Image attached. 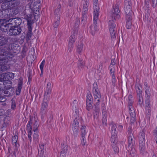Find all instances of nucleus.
I'll return each instance as SVG.
<instances>
[{
	"mask_svg": "<svg viewBox=\"0 0 157 157\" xmlns=\"http://www.w3.org/2000/svg\"><path fill=\"white\" fill-rule=\"evenodd\" d=\"M32 14L33 13H25L22 17L23 18L26 20L27 22L28 32L27 34V36L28 38H31L33 35L32 30V25L34 23V22L33 20L32 19Z\"/></svg>",
	"mask_w": 157,
	"mask_h": 157,
	"instance_id": "obj_1",
	"label": "nucleus"
},
{
	"mask_svg": "<svg viewBox=\"0 0 157 157\" xmlns=\"http://www.w3.org/2000/svg\"><path fill=\"white\" fill-rule=\"evenodd\" d=\"M108 26L111 35V39L112 40H114L117 35V31L116 28V25L113 19L109 21Z\"/></svg>",
	"mask_w": 157,
	"mask_h": 157,
	"instance_id": "obj_2",
	"label": "nucleus"
},
{
	"mask_svg": "<svg viewBox=\"0 0 157 157\" xmlns=\"http://www.w3.org/2000/svg\"><path fill=\"white\" fill-rule=\"evenodd\" d=\"M108 26L111 35V39L112 40H114L117 35V31L116 28V25L113 19L109 21Z\"/></svg>",
	"mask_w": 157,
	"mask_h": 157,
	"instance_id": "obj_3",
	"label": "nucleus"
},
{
	"mask_svg": "<svg viewBox=\"0 0 157 157\" xmlns=\"http://www.w3.org/2000/svg\"><path fill=\"white\" fill-rule=\"evenodd\" d=\"M9 53L6 51L0 48V65L5 64L9 58Z\"/></svg>",
	"mask_w": 157,
	"mask_h": 157,
	"instance_id": "obj_4",
	"label": "nucleus"
},
{
	"mask_svg": "<svg viewBox=\"0 0 157 157\" xmlns=\"http://www.w3.org/2000/svg\"><path fill=\"white\" fill-rule=\"evenodd\" d=\"M111 17L112 19L116 20L120 17V11L119 9V6L116 4L113 8L109 12Z\"/></svg>",
	"mask_w": 157,
	"mask_h": 157,
	"instance_id": "obj_5",
	"label": "nucleus"
},
{
	"mask_svg": "<svg viewBox=\"0 0 157 157\" xmlns=\"http://www.w3.org/2000/svg\"><path fill=\"white\" fill-rule=\"evenodd\" d=\"M7 4H8V3H7ZM4 5H5V4L3 3H2L1 6L2 7V8H3L4 9H5V10H4V11H5L6 12V11H9L8 9H9L10 12L9 15H10V14L11 15L14 16L18 13L19 12L18 9H17V6L13 7L11 6H10L9 5V4H7V7L4 8L3 7L4 6Z\"/></svg>",
	"mask_w": 157,
	"mask_h": 157,
	"instance_id": "obj_6",
	"label": "nucleus"
},
{
	"mask_svg": "<svg viewBox=\"0 0 157 157\" xmlns=\"http://www.w3.org/2000/svg\"><path fill=\"white\" fill-rule=\"evenodd\" d=\"M22 31L21 27L20 26H11V25L9 30L10 35L15 36L19 35Z\"/></svg>",
	"mask_w": 157,
	"mask_h": 157,
	"instance_id": "obj_7",
	"label": "nucleus"
},
{
	"mask_svg": "<svg viewBox=\"0 0 157 157\" xmlns=\"http://www.w3.org/2000/svg\"><path fill=\"white\" fill-rule=\"evenodd\" d=\"M93 92L94 95L95 101L97 99H101V93L98 89L97 82H95L93 84Z\"/></svg>",
	"mask_w": 157,
	"mask_h": 157,
	"instance_id": "obj_8",
	"label": "nucleus"
},
{
	"mask_svg": "<svg viewBox=\"0 0 157 157\" xmlns=\"http://www.w3.org/2000/svg\"><path fill=\"white\" fill-rule=\"evenodd\" d=\"M132 3L131 0H124V10L125 14L131 13Z\"/></svg>",
	"mask_w": 157,
	"mask_h": 157,
	"instance_id": "obj_9",
	"label": "nucleus"
},
{
	"mask_svg": "<svg viewBox=\"0 0 157 157\" xmlns=\"http://www.w3.org/2000/svg\"><path fill=\"white\" fill-rule=\"evenodd\" d=\"M48 103L49 101L43 100V101L42 103L40 113L42 117H44L46 114V113L47 111Z\"/></svg>",
	"mask_w": 157,
	"mask_h": 157,
	"instance_id": "obj_10",
	"label": "nucleus"
},
{
	"mask_svg": "<svg viewBox=\"0 0 157 157\" xmlns=\"http://www.w3.org/2000/svg\"><path fill=\"white\" fill-rule=\"evenodd\" d=\"M136 139L133 135L128 137V145L126 149L130 150L129 147H135L136 144Z\"/></svg>",
	"mask_w": 157,
	"mask_h": 157,
	"instance_id": "obj_11",
	"label": "nucleus"
},
{
	"mask_svg": "<svg viewBox=\"0 0 157 157\" xmlns=\"http://www.w3.org/2000/svg\"><path fill=\"white\" fill-rule=\"evenodd\" d=\"M140 152L142 154H144L145 150V140H139Z\"/></svg>",
	"mask_w": 157,
	"mask_h": 157,
	"instance_id": "obj_12",
	"label": "nucleus"
},
{
	"mask_svg": "<svg viewBox=\"0 0 157 157\" xmlns=\"http://www.w3.org/2000/svg\"><path fill=\"white\" fill-rule=\"evenodd\" d=\"M94 5V13L93 19L94 20V22L96 23V20H98L99 15V8L98 6V4H96Z\"/></svg>",
	"mask_w": 157,
	"mask_h": 157,
	"instance_id": "obj_13",
	"label": "nucleus"
},
{
	"mask_svg": "<svg viewBox=\"0 0 157 157\" xmlns=\"http://www.w3.org/2000/svg\"><path fill=\"white\" fill-rule=\"evenodd\" d=\"M102 115L103 116L102 123L103 124L106 125L107 124V113L105 106H103L102 107Z\"/></svg>",
	"mask_w": 157,
	"mask_h": 157,
	"instance_id": "obj_14",
	"label": "nucleus"
},
{
	"mask_svg": "<svg viewBox=\"0 0 157 157\" xmlns=\"http://www.w3.org/2000/svg\"><path fill=\"white\" fill-rule=\"evenodd\" d=\"M33 1H30L28 2V4L25 7V9L24 10L25 13H33V9H32V4L33 3Z\"/></svg>",
	"mask_w": 157,
	"mask_h": 157,
	"instance_id": "obj_15",
	"label": "nucleus"
},
{
	"mask_svg": "<svg viewBox=\"0 0 157 157\" xmlns=\"http://www.w3.org/2000/svg\"><path fill=\"white\" fill-rule=\"evenodd\" d=\"M93 20V24L90 26V32L93 35H95V33L98 31V29L97 25L98 20H96V23L94 22V19Z\"/></svg>",
	"mask_w": 157,
	"mask_h": 157,
	"instance_id": "obj_16",
	"label": "nucleus"
},
{
	"mask_svg": "<svg viewBox=\"0 0 157 157\" xmlns=\"http://www.w3.org/2000/svg\"><path fill=\"white\" fill-rule=\"evenodd\" d=\"M5 90L4 94L7 95V96H11L14 94V89L12 86L7 87L5 88Z\"/></svg>",
	"mask_w": 157,
	"mask_h": 157,
	"instance_id": "obj_17",
	"label": "nucleus"
},
{
	"mask_svg": "<svg viewBox=\"0 0 157 157\" xmlns=\"http://www.w3.org/2000/svg\"><path fill=\"white\" fill-rule=\"evenodd\" d=\"M77 31L75 30V31H72L71 32L72 35L69 38V44H73L75 41V38L77 34Z\"/></svg>",
	"mask_w": 157,
	"mask_h": 157,
	"instance_id": "obj_18",
	"label": "nucleus"
},
{
	"mask_svg": "<svg viewBox=\"0 0 157 157\" xmlns=\"http://www.w3.org/2000/svg\"><path fill=\"white\" fill-rule=\"evenodd\" d=\"M22 79L21 77H20L19 78V80L18 84V87L17 88L16 91V94L17 95H19L20 94L22 88Z\"/></svg>",
	"mask_w": 157,
	"mask_h": 157,
	"instance_id": "obj_19",
	"label": "nucleus"
},
{
	"mask_svg": "<svg viewBox=\"0 0 157 157\" xmlns=\"http://www.w3.org/2000/svg\"><path fill=\"white\" fill-rule=\"evenodd\" d=\"M44 145L43 144L39 145V148H38L39 157H44Z\"/></svg>",
	"mask_w": 157,
	"mask_h": 157,
	"instance_id": "obj_20",
	"label": "nucleus"
},
{
	"mask_svg": "<svg viewBox=\"0 0 157 157\" xmlns=\"http://www.w3.org/2000/svg\"><path fill=\"white\" fill-rule=\"evenodd\" d=\"M69 149V147L66 144L62 143L60 153L66 154L67 152Z\"/></svg>",
	"mask_w": 157,
	"mask_h": 157,
	"instance_id": "obj_21",
	"label": "nucleus"
},
{
	"mask_svg": "<svg viewBox=\"0 0 157 157\" xmlns=\"http://www.w3.org/2000/svg\"><path fill=\"white\" fill-rule=\"evenodd\" d=\"M111 128V134L117 135V132L116 130L117 126L116 124L113 122L110 124Z\"/></svg>",
	"mask_w": 157,
	"mask_h": 157,
	"instance_id": "obj_22",
	"label": "nucleus"
},
{
	"mask_svg": "<svg viewBox=\"0 0 157 157\" xmlns=\"http://www.w3.org/2000/svg\"><path fill=\"white\" fill-rule=\"evenodd\" d=\"M8 2L10 6L13 7L17 6L20 3L19 0H8Z\"/></svg>",
	"mask_w": 157,
	"mask_h": 157,
	"instance_id": "obj_23",
	"label": "nucleus"
},
{
	"mask_svg": "<svg viewBox=\"0 0 157 157\" xmlns=\"http://www.w3.org/2000/svg\"><path fill=\"white\" fill-rule=\"evenodd\" d=\"M100 112V109L99 107L94 106L93 109L94 116V118H97L99 116Z\"/></svg>",
	"mask_w": 157,
	"mask_h": 157,
	"instance_id": "obj_24",
	"label": "nucleus"
},
{
	"mask_svg": "<svg viewBox=\"0 0 157 157\" xmlns=\"http://www.w3.org/2000/svg\"><path fill=\"white\" fill-rule=\"evenodd\" d=\"M89 2L87 0L85 1L83 4V11L84 13H87L88 9Z\"/></svg>",
	"mask_w": 157,
	"mask_h": 157,
	"instance_id": "obj_25",
	"label": "nucleus"
},
{
	"mask_svg": "<svg viewBox=\"0 0 157 157\" xmlns=\"http://www.w3.org/2000/svg\"><path fill=\"white\" fill-rule=\"evenodd\" d=\"M37 128H36L35 130H33L35 133L33 134V140L35 143H37L38 141V138L39 135H38L37 132Z\"/></svg>",
	"mask_w": 157,
	"mask_h": 157,
	"instance_id": "obj_26",
	"label": "nucleus"
},
{
	"mask_svg": "<svg viewBox=\"0 0 157 157\" xmlns=\"http://www.w3.org/2000/svg\"><path fill=\"white\" fill-rule=\"evenodd\" d=\"M82 17L81 18V24H82L83 25L86 24L87 19V16L86 13H84L82 12Z\"/></svg>",
	"mask_w": 157,
	"mask_h": 157,
	"instance_id": "obj_27",
	"label": "nucleus"
},
{
	"mask_svg": "<svg viewBox=\"0 0 157 157\" xmlns=\"http://www.w3.org/2000/svg\"><path fill=\"white\" fill-rule=\"evenodd\" d=\"M61 6L60 5H59L58 6L57 8H56L54 12L55 14L56 15L55 18H59L60 17V9L61 8Z\"/></svg>",
	"mask_w": 157,
	"mask_h": 157,
	"instance_id": "obj_28",
	"label": "nucleus"
},
{
	"mask_svg": "<svg viewBox=\"0 0 157 157\" xmlns=\"http://www.w3.org/2000/svg\"><path fill=\"white\" fill-rule=\"evenodd\" d=\"M52 92V88L51 87V83L48 82L47 84V87L46 89L45 94H51Z\"/></svg>",
	"mask_w": 157,
	"mask_h": 157,
	"instance_id": "obj_29",
	"label": "nucleus"
},
{
	"mask_svg": "<svg viewBox=\"0 0 157 157\" xmlns=\"http://www.w3.org/2000/svg\"><path fill=\"white\" fill-rule=\"evenodd\" d=\"M83 44L81 41L78 43L77 47V52L78 54H80L83 49Z\"/></svg>",
	"mask_w": 157,
	"mask_h": 157,
	"instance_id": "obj_30",
	"label": "nucleus"
},
{
	"mask_svg": "<svg viewBox=\"0 0 157 157\" xmlns=\"http://www.w3.org/2000/svg\"><path fill=\"white\" fill-rule=\"evenodd\" d=\"M5 75L7 80H10L14 77V74L12 72L6 73Z\"/></svg>",
	"mask_w": 157,
	"mask_h": 157,
	"instance_id": "obj_31",
	"label": "nucleus"
},
{
	"mask_svg": "<svg viewBox=\"0 0 157 157\" xmlns=\"http://www.w3.org/2000/svg\"><path fill=\"white\" fill-rule=\"evenodd\" d=\"M80 20L79 18L78 17H76L75 21V25H74V27L75 28V30H73V31H75V30H77L78 31V27L79 25L80 24Z\"/></svg>",
	"mask_w": 157,
	"mask_h": 157,
	"instance_id": "obj_32",
	"label": "nucleus"
},
{
	"mask_svg": "<svg viewBox=\"0 0 157 157\" xmlns=\"http://www.w3.org/2000/svg\"><path fill=\"white\" fill-rule=\"evenodd\" d=\"M79 128H78L77 126H75V128L73 127V134L72 136L74 137L75 138L77 137L78 135Z\"/></svg>",
	"mask_w": 157,
	"mask_h": 157,
	"instance_id": "obj_33",
	"label": "nucleus"
},
{
	"mask_svg": "<svg viewBox=\"0 0 157 157\" xmlns=\"http://www.w3.org/2000/svg\"><path fill=\"white\" fill-rule=\"evenodd\" d=\"M145 140L144 129H143L139 134V140Z\"/></svg>",
	"mask_w": 157,
	"mask_h": 157,
	"instance_id": "obj_34",
	"label": "nucleus"
},
{
	"mask_svg": "<svg viewBox=\"0 0 157 157\" xmlns=\"http://www.w3.org/2000/svg\"><path fill=\"white\" fill-rule=\"evenodd\" d=\"M93 101H86V109L88 111H90L92 109Z\"/></svg>",
	"mask_w": 157,
	"mask_h": 157,
	"instance_id": "obj_35",
	"label": "nucleus"
},
{
	"mask_svg": "<svg viewBox=\"0 0 157 157\" xmlns=\"http://www.w3.org/2000/svg\"><path fill=\"white\" fill-rule=\"evenodd\" d=\"M7 42V40L4 37L0 36V46L6 44Z\"/></svg>",
	"mask_w": 157,
	"mask_h": 157,
	"instance_id": "obj_36",
	"label": "nucleus"
},
{
	"mask_svg": "<svg viewBox=\"0 0 157 157\" xmlns=\"http://www.w3.org/2000/svg\"><path fill=\"white\" fill-rule=\"evenodd\" d=\"M14 19V22L15 23V25L14 26L21 27V19L17 18H15Z\"/></svg>",
	"mask_w": 157,
	"mask_h": 157,
	"instance_id": "obj_37",
	"label": "nucleus"
},
{
	"mask_svg": "<svg viewBox=\"0 0 157 157\" xmlns=\"http://www.w3.org/2000/svg\"><path fill=\"white\" fill-rule=\"evenodd\" d=\"M111 142L113 144H116L117 142V135L111 134Z\"/></svg>",
	"mask_w": 157,
	"mask_h": 157,
	"instance_id": "obj_38",
	"label": "nucleus"
},
{
	"mask_svg": "<svg viewBox=\"0 0 157 157\" xmlns=\"http://www.w3.org/2000/svg\"><path fill=\"white\" fill-rule=\"evenodd\" d=\"M79 119L78 118H75L73 122V127L75 128V126H77L78 128H79Z\"/></svg>",
	"mask_w": 157,
	"mask_h": 157,
	"instance_id": "obj_39",
	"label": "nucleus"
},
{
	"mask_svg": "<svg viewBox=\"0 0 157 157\" xmlns=\"http://www.w3.org/2000/svg\"><path fill=\"white\" fill-rule=\"evenodd\" d=\"M130 148V154L132 156L134 157L135 156V155L136 154V150L135 149V147H129ZM128 151V149H127Z\"/></svg>",
	"mask_w": 157,
	"mask_h": 157,
	"instance_id": "obj_40",
	"label": "nucleus"
},
{
	"mask_svg": "<svg viewBox=\"0 0 157 157\" xmlns=\"http://www.w3.org/2000/svg\"><path fill=\"white\" fill-rule=\"evenodd\" d=\"M86 127L85 126H83L81 129V136L83 137L85 136L86 134V133L87 131L86 130Z\"/></svg>",
	"mask_w": 157,
	"mask_h": 157,
	"instance_id": "obj_41",
	"label": "nucleus"
},
{
	"mask_svg": "<svg viewBox=\"0 0 157 157\" xmlns=\"http://www.w3.org/2000/svg\"><path fill=\"white\" fill-rule=\"evenodd\" d=\"M85 65V63L84 61H83V59H79L78 60V67L82 68Z\"/></svg>",
	"mask_w": 157,
	"mask_h": 157,
	"instance_id": "obj_42",
	"label": "nucleus"
},
{
	"mask_svg": "<svg viewBox=\"0 0 157 157\" xmlns=\"http://www.w3.org/2000/svg\"><path fill=\"white\" fill-rule=\"evenodd\" d=\"M56 20L54 21V23L53 24L54 28H57L59 25V18H55Z\"/></svg>",
	"mask_w": 157,
	"mask_h": 157,
	"instance_id": "obj_43",
	"label": "nucleus"
},
{
	"mask_svg": "<svg viewBox=\"0 0 157 157\" xmlns=\"http://www.w3.org/2000/svg\"><path fill=\"white\" fill-rule=\"evenodd\" d=\"M146 114L147 117L149 119L151 114V108H149L148 107H146Z\"/></svg>",
	"mask_w": 157,
	"mask_h": 157,
	"instance_id": "obj_44",
	"label": "nucleus"
},
{
	"mask_svg": "<svg viewBox=\"0 0 157 157\" xmlns=\"http://www.w3.org/2000/svg\"><path fill=\"white\" fill-rule=\"evenodd\" d=\"M145 92L146 98H150L151 90H150V89H145Z\"/></svg>",
	"mask_w": 157,
	"mask_h": 157,
	"instance_id": "obj_45",
	"label": "nucleus"
},
{
	"mask_svg": "<svg viewBox=\"0 0 157 157\" xmlns=\"http://www.w3.org/2000/svg\"><path fill=\"white\" fill-rule=\"evenodd\" d=\"M4 93L3 91L0 90V101H4L6 99Z\"/></svg>",
	"mask_w": 157,
	"mask_h": 157,
	"instance_id": "obj_46",
	"label": "nucleus"
},
{
	"mask_svg": "<svg viewBox=\"0 0 157 157\" xmlns=\"http://www.w3.org/2000/svg\"><path fill=\"white\" fill-rule=\"evenodd\" d=\"M86 101H93V97L92 95L90 92L87 94Z\"/></svg>",
	"mask_w": 157,
	"mask_h": 157,
	"instance_id": "obj_47",
	"label": "nucleus"
},
{
	"mask_svg": "<svg viewBox=\"0 0 157 157\" xmlns=\"http://www.w3.org/2000/svg\"><path fill=\"white\" fill-rule=\"evenodd\" d=\"M18 139V136L17 135L14 136L13 137H12V141L13 143V144L16 146L17 147V140Z\"/></svg>",
	"mask_w": 157,
	"mask_h": 157,
	"instance_id": "obj_48",
	"label": "nucleus"
},
{
	"mask_svg": "<svg viewBox=\"0 0 157 157\" xmlns=\"http://www.w3.org/2000/svg\"><path fill=\"white\" fill-rule=\"evenodd\" d=\"M138 104L141 106L143 102L142 95H138Z\"/></svg>",
	"mask_w": 157,
	"mask_h": 157,
	"instance_id": "obj_49",
	"label": "nucleus"
},
{
	"mask_svg": "<svg viewBox=\"0 0 157 157\" xmlns=\"http://www.w3.org/2000/svg\"><path fill=\"white\" fill-rule=\"evenodd\" d=\"M11 108L12 109H16V102L15 101V99L13 98L11 100Z\"/></svg>",
	"mask_w": 157,
	"mask_h": 157,
	"instance_id": "obj_50",
	"label": "nucleus"
},
{
	"mask_svg": "<svg viewBox=\"0 0 157 157\" xmlns=\"http://www.w3.org/2000/svg\"><path fill=\"white\" fill-rule=\"evenodd\" d=\"M45 63V60L44 59L42 61V62L41 63L40 65V69L41 72V73L40 75V76H41L42 75V74H43V68H44V65Z\"/></svg>",
	"mask_w": 157,
	"mask_h": 157,
	"instance_id": "obj_51",
	"label": "nucleus"
},
{
	"mask_svg": "<svg viewBox=\"0 0 157 157\" xmlns=\"http://www.w3.org/2000/svg\"><path fill=\"white\" fill-rule=\"evenodd\" d=\"M136 90L137 94V95H142V89H140L138 85H136Z\"/></svg>",
	"mask_w": 157,
	"mask_h": 157,
	"instance_id": "obj_52",
	"label": "nucleus"
},
{
	"mask_svg": "<svg viewBox=\"0 0 157 157\" xmlns=\"http://www.w3.org/2000/svg\"><path fill=\"white\" fill-rule=\"evenodd\" d=\"M145 104L146 107L150 108V98H146Z\"/></svg>",
	"mask_w": 157,
	"mask_h": 157,
	"instance_id": "obj_53",
	"label": "nucleus"
},
{
	"mask_svg": "<svg viewBox=\"0 0 157 157\" xmlns=\"http://www.w3.org/2000/svg\"><path fill=\"white\" fill-rule=\"evenodd\" d=\"M74 47L73 44H69L68 45V49L67 50V53L68 54L70 53L72 51Z\"/></svg>",
	"mask_w": 157,
	"mask_h": 157,
	"instance_id": "obj_54",
	"label": "nucleus"
},
{
	"mask_svg": "<svg viewBox=\"0 0 157 157\" xmlns=\"http://www.w3.org/2000/svg\"><path fill=\"white\" fill-rule=\"evenodd\" d=\"M6 79L5 73H3L0 75V82H1L6 81Z\"/></svg>",
	"mask_w": 157,
	"mask_h": 157,
	"instance_id": "obj_55",
	"label": "nucleus"
},
{
	"mask_svg": "<svg viewBox=\"0 0 157 157\" xmlns=\"http://www.w3.org/2000/svg\"><path fill=\"white\" fill-rule=\"evenodd\" d=\"M112 147L113 150L115 153H118L119 152V149L118 147L116 146V144H113L112 145Z\"/></svg>",
	"mask_w": 157,
	"mask_h": 157,
	"instance_id": "obj_56",
	"label": "nucleus"
},
{
	"mask_svg": "<svg viewBox=\"0 0 157 157\" xmlns=\"http://www.w3.org/2000/svg\"><path fill=\"white\" fill-rule=\"evenodd\" d=\"M51 94H47L44 93V101H49L50 100V97Z\"/></svg>",
	"mask_w": 157,
	"mask_h": 157,
	"instance_id": "obj_57",
	"label": "nucleus"
},
{
	"mask_svg": "<svg viewBox=\"0 0 157 157\" xmlns=\"http://www.w3.org/2000/svg\"><path fill=\"white\" fill-rule=\"evenodd\" d=\"M37 6L33 5V7H32V9H33V13L34 14H37V13L36 12L38 11H39V8H36V7Z\"/></svg>",
	"mask_w": 157,
	"mask_h": 157,
	"instance_id": "obj_58",
	"label": "nucleus"
},
{
	"mask_svg": "<svg viewBox=\"0 0 157 157\" xmlns=\"http://www.w3.org/2000/svg\"><path fill=\"white\" fill-rule=\"evenodd\" d=\"M126 14V19L127 21H131L132 17L131 16L132 13Z\"/></svg>",
	"mask_w": 157,
	"mask_h": 157,
	"instance_id": "obj_59",
	"label": "nucleus"
},
{
	"mask_svg": "<svg viewBox=\"0 0 157 157\" xmlns=\"http://www.w3.org/2000/svg\"><path fill=\"white\" fill-rule=\"evenodd\" d=\"M133 103V100H128V106L129 108V110L132 108V104Z\"/></svg>",
	"mask_w": 157,
	"mask_h": 157,
	"instance_id": "obj_60",
	"label": "nucleus"
},
{
	"mask_svg": "<svg viewBox=\"0 0 157 157\" xmlns=\"http://www.w3.org/2000/svg\"><path fill=\"white\" fill-rule=\"evenodd\" d=\"M129 113L130 117H136V114L133 108L129 110Z\"/></svg>",
	"mask_w": 157,
	"mask_h": 157,
	"instance_id": "obj_61",
	"label": "nucleus"
},
{
	"mask_svg": "<svg viewBox=\"0 0 157 157\" xmlns=\"http://www.w3.org/2000/svg\"><path fill=\"white\" fill-rule=\"evenodd\" d=\"M132 23L131 21H126V27L128 29H129L131 28Z\"/></svg>",
	"mask_w": 157,
	"mask_h": 157,
	"instance_id": "obj_62",
	"label": "nucleus"
},
{
	"mask_svg": "<svg viewBox=\"0 0 157 157\" xmlns=\"http://www.w3.org/2000/svg\"><path fill=\"white\" fill-rule=\"evenodd\" d=\"M157 5V0H151V5L153 8L156 7Z\"/></svg>",
	"mask_w": 157,
	"mask_h": 157,
	"instance_id": "obj_63",
	"label": "nucleus"
},
{
	"mask_svg": "<svg viewBox=\"0 0 157 157\" xmlns=\"http://www.w3.org/2000/svg\"><path fill=\"white\" fill-rule=\"evenodd\" d=\"M153 135L155 136L156 138V143L157 144V126L156 127L155 129L153 131Z\"/></svg>",
	"mask_w": 157,
	"mask_h": 157,
	"instance_id": "obj_64",
	"label": "nucleus"
}]
</instances>
